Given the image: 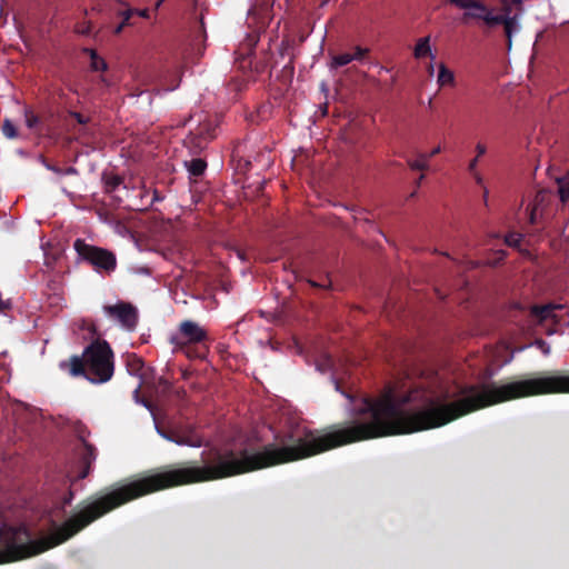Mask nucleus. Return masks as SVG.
I'll return each instance as SVG.
<instances>
[{"mask_svg": "<svg viewBox=\"0 0 569 569\" xmlns=\"http://www.w3.org/2000/svg\"><path fill=\"white\" fill-rule=\"evenodd\" d=\"M555 393H569V373L540 371L503 385L465 386L440 395L423 387L398 395L388 387L372 397V439L439 428L500 402Z\"/></svg>", "mask_w": 569, "mask_h": 569, "instance_id": "f257e3e1", "label": "nucleus"}, {"mask_svg": "<svg viewBox=\"0 0 569 569\" xmlns=\"http://www.w3.org/2000/svg\"><path fill=\"white\" fill-rule=\"evenodd\" d=\"M458 8L465 9L461 22L467 24L470 20L487 29L498 26L503 27L508 49L512 44V36L520 29L519 19L521 14V1L513 0L512 3H503L500 9L489 8L480 0H450Z\"/></svg>", "mask_w": 569, "mask_h": 569, "instance_id": "f03ea898", "label": "nucleus"}, {"mask_svg": "<svg viewBox=\"0 0 569 569\" xmlns=\"http://www.w3.org/2000/svg\"><path fill=\"white\" fill-rule=\"evenodd\" d=\"M113 371V351L110 345L99 337L84 348L82 356L70 358L71 376H83L93 383L109 381Z\"/></svg>", "mask_w": 569, "mask_h": 569, "instance_id": "7ed1b4c3", "label": "nucleus"}, {"mask_svg": "<svg viewBox=\"0 0 569 569\" xmlns=\"http://www.w3.org/2000/svg\"><path fill=\"white\" fill-rule=\"evenodd\" d=\"M73 248L78 256L91 264L97 272L109 274L117 268L116 254L108 249L89 244L83 239H76Z\"/></svg>", "mask_w": 569, "mask_h": 569, "instance_id": "20e7f679", "label": "nucleus"}, {"mask_svg": "<svg viewBox=\"0 0 569 569\" xmlns=\"http://www.w3.org/2000/svg\"><path fill=\"white\" fill-rule=\"evenodd\" d=\"M208 341V332L198 322L183 320L179 325V335L172 339L178 347L187 345H203Z\"/></svg>", "mask_w": 569, "mask_h": 569, "instance_id": "39448f33", "label": "nucleus"}, {"mask_svg": "<svg viewBox=\"0 0 569 569\" xmlns=\"http://www.w3.org/2000/svg\"><path fill=\"white\" fill-rule=\"evenodd\" d=\"M103 311L128 330H133L138 323L137 308L129 302L120 301L113 306L107 305L103 307Z\"/></svg>", "mask_w": 569, "mask_h": 569, "instance_id": "423d86ee", "label": "nucleus"}, {"mask_svg": "<svg viewBox=\"0 0 569 569\" xmlns=\"http://www.w3.org/2000/svg\"><path fill=\"white\" fill-rule=\"evenodd\" d=\"M216 131L217 124L212 120L206 119L189 134L188 139L194 147L203 148L209 141L216 138Z\"/></svg>", "mask_w": 569, "mask_h": 569, "instance_id": "0eeeda50", "label": "nucleus"}, {"mask_svg": "<svg viewBox=\"0 0 569 569\" xmlns=\"http://www.w3.org/2000/svg\"><path fill=\"white\" fill-rule=\"evenodd\" d=\"M81 449H80V471L78 473V479H84L89 476L91 471V466L97 459V449L91 443L87 442L84 439H81Z\"/></svg>", "mask_w": 569, "mask_h": 569, "instance_id": "6e6552de", "label": "nucleus"}, {"mask_svg": "<svg viewBox=\"0 0 569 569\" xmlns=\"http://www.w3.org/2000/svg\"><path fill=\"white\" fill-rule=\"evenodd\" d=\"M82 52L90 57V69L92 71H106L108 69L107 61L94 49L83 48Z\"/></svg>", "mask_w": 569, "mask_h": 569, "instance_id": "1a4fd4ad", "label": "nucleus"}, {"mask_svg": "<svg viewBox=\"0 0 569 569\" xmlns=\"http://www.w3.org/2000/svg\"><path fill=\"white\" fill-rule=\"evenodd\" d=\"M102 183L106 193H112L123 182L122 177L112 172L102 173Z\"/></svg>", "mask_w": 569, "mask_h": 569, "instance_id": "9d476101", "label": "nucleus"}, {"mask_svg": "<svg viewBox=\"0 0 569 569\" xmlns=\"http://www.w3.org/2000/svg\"><path fill=\"white\" fill-rule=\"evenodd\" d=\"M437 82L439 87H453L456 84V77L453 71H451L445 63L439 64Z\"/></svg>", "mask_w": 569, "mask_h": 569, "instance_id": "9b49d317", "label": "nucleus"}, {"mask_svg": "<svg viewBox=\"0 0 569 569\" xmlns=\"http://www.w3.org/2000/svg\"><path fill=\"white\" fill-rule=\"evenodd\" d=\"M180 348L184 350V353L187 355V357L196 358V359H203V358H206V356H207V353L209 351V347L207 346V343H203V345H187V346H182Z\"/></svg>", "mask_w": 569, "mask_h": 569, "instance_id": "f8f14e48", "label": "nucleus"}, {"mask_svg": "<svg viewBox=\"0 0 569 569\" xmlns=\"http://www.w3.org/2000/svg\"><path fill=\"white\" fill-rule=\"evenodd\" d=\"M556 308L557 307L551 303L545 305V306H532L530 312L536 319H538L540 322H542L551 317L552 311Z\"/></svg>", "mask_w": 569, "mask_h": 569, "instance_id": "ddd939ff", "label": "nucleus"}, {"mask_svg": "<svg viewBox=\"0 0 569 569\" xmlns=\"http://www.w3.org/2000/svg\"><path fill=\"white\" fill-rule=\"evenodd\" d=\"M188 172L193 177H200L207 169V162L201 158H194L186 162Z\"/></svg>", "mask_w": 569, "mask_h": 569, "instance_id": "4468645a", "label": "nucleus"}, {"mask_svg": "<svg viewBox=\"0 0 569 569\" xmlns=\"http://www.w3.org/2000/svg\"><path fill=\"white\" fill-rule=\"evenodd\" d=\"M415 57L417 59H421L426 56H431L432 57V53H431V48H430V38L429 37H423V38H420L415 47Z\"/></svg>", "mask_w": 569, "mask_h": 569, "instance_id": "2eb2a0df", "label": "nucleus"}, {"mask_svg": "<svg viewBox=\"0 0 569 569\" xmlns=\"http://www.w3.org/2000/svg\"><path fill=\"white\" fill-rule=\"evenodd\" d=\"M559 187V197L562 202L569 200V171L561 178L557 179Z\"/></svg>", "mask_w": 569, "mask_h": 569, "instance_id": "dca6fc26", "label": "nucleus"}, {"mask_svg": "<svg viewBox=\"0 0 569 569\" xmlns=\"http://www.w3.org/2000/svg\"><path fill=\"white\" fill-rule=\"evenodd\" d=\"M352 62L351 53L345 52L331 57L330 68L338 69Z\"/></svg>", "mask_w": 569, "mask_h": 569, "instance_id": "f3484780", "label": "nucleus"}, {"mask_svg": "<svg viewBox=\"0 0 569 569\" xmlns=\"http://www.w3.org/2000/svg\"><path fill=\"white\" fill-rule=\"evenodd\" d=\"M127 367L131 375H140L143 368V361L134 355H131L127 358Z\"/></svg>", "mask_w": 569, "mask_h": 569, "instance_id": "a211bd4d", "label": "nucleus"}, {"mask_svg": "<svg viewBox=\"0 0 569 569\" xmlns=\"http://www.w3.org/2000/svg\"><path fill=\"white\" fill-rule=\"evenodd\" d=\"M26 124L31 130H38L41 119L30 108L24 109Z\"/></svg>", "mask_w": 569, "mask_h": 569, "instance_id": "6ab92c4d", "label": "nucleus"}, {"mask_svg": "<svg viewBox=\"0 0 569 569\" xmlns=\"http://www.w3.org/2000/svg\"><path fill=\"white\" fill-rule=\"evenodd\" d=\"M172 442H174L178 446H188L193 448H199L203 445V440L183 439L182 432L178 431H176Z\"/></svg>", "mask_w": 569, "mask_h": 569, "instance_id": "aec40b11", "label": "nucleus"}, {"mask_svg": "<svg viewBox=\"0 0 569 569\" xmlns=\"http://www.w3.org/2000/svg\"><path fill=\"white\" fill-rule=\"evenodd\" d=\"M428 161V156L426 153H421L419 154V159L408 160L407 162L412 170H427L429 167Z\"/></svg>", "mask_w": 569, "mask_h": 569, "instance_id": "412c9836", "label": "nucleus"}, {"mask_svg": "<svg viewBox=\"0 0 569 569\" xmlns=\"http://www.w3.org/2000/svg\"><path fill=\"white\" fill-rule=\"evenodd\" d=\"M2 133L9 139H14L18 137V130L11 120L6 119L3 121Z\"/></svg>", "mask_w": 569, "mask_h": 569, "instance_id": "4be33fe9", "label": "nucleus"}, {"mask_svg": "<svg viewBox=\"0 0 569 569\" xmlns=\"http://www.w3.org/2000/svg\"><path fill=\"white\" fill-rule=\"evenodd\" d=\"M505 242L509 247L518 248L522 242V234L519 232H510L506 236Z\"/></svg>", "mask_w": 569, "mask_h": 569, "instance_id": "5701e85b", "label": "nucleus"}, {"mask_svg": "<svg viewBox=\"0 0 569 569\" xmlns=\"http://www.w3.org/2000/svg\"><path fill=\"white\" fill-rule=\"evenodd\" d=\"M370 49L360 46L355 47V53H351L352 61H362L369 54Z\"/></svg>", "mask_w": 569, "mask_h": 569, "instance_id": "b1692460", "label": "nucleus"}, {"mask_svg": "<svg viewBox=\"0 0 569 569\" xmlns=\"http://www.w3.org/2000/svg\"><path fill=\"white\" fill-rule=\"evenodd\" d=\"M74 29L77 33L87 36L91 32V23L89 21L78 22Z\"/></svg>", "mask_w": 569, "mask_h": 569, "instance_id": "393cba45", "label": "nucleus"}, {"mask_svg": "<svg viewBox=\"0 0 569 569\" xmlns=\"http://www.w3.org/2000/svg\"><path fill=\"white\" fill-rule=\"evenodd\" d=\"M80 328L82 330H87L91 337H94L98 335V331H97V326L94 325V322L92 321H89V320H82L81 325H80Z\"/></svg>", "mask_w": 569, "mask_h": 569, "instance_id": "a878e982", "label": "nucleus"}, {"mask_svg": "<svg viewBox=\"0 0 569 569\" xmlns=\"http://www.w3.org/2000/svg\"><path fill=\"white\" fill-rule=\"evenodd\" d=\"M136 11L132 10V9H128L127 11L123 12V20L122 22L116 28L114 32L118 34L122 31L123 27L126 24L129 23V20L131 18V16Z\"/></svg>", "mask_w": 569, "mask_h": 569, "instance_id": "bb28decb", "label": "nucleus"}, {"mask_svg": "<svg viewBox=\"0 0 569 569\" xmlns=\"http://www.w3.org/2000/svg\"><path fill=\"white\" fill-rule=\"evenodd\" d=\"M157 431L158 433L166 440L168 441H171L173 440L174 438V433H176V430H167V429H163V428H159L157 427Z\"/></svg>", "mask_w": 569, "mask_h": 569, "instance_id": "cd10ccee", "label": "nucleus"}, {"mask_svg": "<svg viewBox=\"0 0 569 569\" xmlns=\"http://www.w3.org/2000/svg\"><path fill=\"white\" fill-rule=\"evenodd\" d=\"M70 117L73 118L79 124H86L89 120L87 117L76 111L70 112Z\"/></svg>", "mask_w": 569, "mask_h": 569, "instance_id": "c85d7f7f", "label": "nucleus"}, {"mask_svg": "<svg viewBox=\"0 0 569 569\" xmlns=\"http://www.w3.org/2000/svg\"><path fill=\"white\" fill-rule=\"evenodd\" d=\"M183 439H192V440H202V438L196 433L192 429H188L187 431L182 432Z\"/></svg>", "mask_w": 569, "mask_h": 569, "instance_id": "c756f323", "label": "nucleus"}, {"mask_svg": "<svg viewBox=\"0 0 569 569\" xmlns=\"http://www.w3.org/2000/svg\"><path fill=\"white\" fill-rule=\"evenodd\" d=\"M309 282L312 287H317V288H328L331 284V281L328 278H326L325 281H322V282H316L312 280H310Z\"/></svg>", "mask_w": 569, "mask_h": 569, "instance_id": "7c9ffc66", "label": "nucleus"}, {"mask_svg": "<svg viewBox=\"0 0 569 569\" xmlns=\"http://www.w3.org/2000/svg\"><path fill=\"white\" fill-rule=\"evenodd\" d=\"M529 223L535 224L537 221V214H536V207H532L529 209V217H528Z\"/></svg>", "mask_w": 569, "mask_h": 569, "instance_id": "2f4dec72", "label": "nucleus"}, {"mask_svg": "<svg viewBox=\"0 0 569 569\" xmlns=\"http://www.w3.org/2000/svg\"><path fill=\"white\" fill-rule=\"evenodd\" d=\"M476 151H477V157L480 158L481 156H483L486 153L487 148L482 143H477Z\"/></svg>", "mask_w": 569, "mask_h": 569, "instance_id": "473e14b6", "label": "nucleus"}, {"mask_svg": "<svg viewBox=\"0 0 569 569\" xmlns=\"http://www.w3.org/2000/svg\"><path fill=\"white\" fill-rule=\"evenodd\" d=\"M478 160L479 158L476 157L475 159H472L470 162H469V166H468V170L469 172L473 173L476 172V168H477V164H478Z\"/></svg>", "mask_w": 569, "mask_h": 569, "instance_id": "72a5a7b5", "label": "nucleus"}, {"mask_svg": "<svg viewBox=\"0 0 569 569\" xmlns=\"http://www.w3.org/2000/svg\"><path fill=\"white\" fill-rule=\"evenodd\" d=\"M440 152H441V148H440V146H438V147L433 148V149L431 150V152H430L429 154H427V156H428V160H429L431 157H435V156H437V154H438V153H440Z\"/></svg>", "mask_w": 569, "mask_h": 569, "instance_id": "f704fd0d", "label": "nucleus"}, {"mask_svg": "<svg viewBox=\"0 0 569 569\" xmlns=\"http://www.w3.org/2000/svg\"><path fill=\"white\" fill-rule=\"evenodd\" d=\"M46 167H47L49 170H51V171H53V172H56V173H58V174H61V173H62V170H61L60 168L56 167V166H51V164H49V163H46Z\"/></svg>", "mask_w": 569, "mask_h": 569, "instance_id": "c9c22d12", "label": "nucleus"}, {"mask_svg": "<svg viewBox=\"0 0 569 569\" xmlns=\"http://www.w3.org/2000/svg\"><path fill=\"white\" fill-rule=\"evenodd\" d=\"M64 174H76L77 169L74 167H68L64 171H62Z\"/></svg>", "mask_w": 569, "mask_h": 569, "instance_id": "e433bc0d", "label": "nucleus"}, {"mask_svg": "<svg viewBox=\"0 0 569 569\" xmlns=\"http://www.w3.org/2000/svg\"><path fill=\"white\" fill-rule=\"evenodd\" d=\"M472 174H473V177H475V179H476L477 183H478V184H480V186H482V183H483V179H482V177H481L478 172H473Z\"/></svg>", "mask_w": 569, "mask_h": 569, "instance_id": "4c0bfd02", "label": "nucleus"}, {"mask_svg": "<svg viewBox=\"0 0 569 569\" xmlns=\"http://www.w3.org/2000/svg\"><path fill=\"white\" fill-rule=\"evenodd\" d=\"M423 178H425V174H420V176H419V178H418V179H417V181H416V186H417V188L420 186V183H421V181H422V179H423Z\"/></svg>", "mask_w": 569, "mask_h": 569, "instance_id": "58836bf2", "label": "nucleus"}, {"mask_svg": "<svg viewBox=\"0 0 569 569\" xmlns=\"http://www.w3.org/2000/svg\"><path fill=\"white\" fill-rule=\"evenodd\" d=\"M483 201H485V204L487 206L488 204V190L485 189V192H483Z\"/></svg>", "mask_w": 569, "mask_h": 569, "instance_id": "ea45409f", "label": "nucleus"}, {"mask_svg": "<svg viewBox=\"0 0 569 569\" xmlns=\"http://www.w3.org/2000/svg\"><path fill=\"white\" fill-rule=\"evenodd\" d=\"M72 498H73V493L70 491V493L68 495L67 499L64 500V503H70Z\"/></svg>", "mask_w": 569, "mask_h": 569, "instance_id": "a19ab883", "label": "nucleus"}, {"mask_svg": "<svg viewBox=\"0 0 569 569\" xmlns=\"http://www.w3.org/2000/svg\"><path fill=\"white\" fill-rule=\"evenodd\" d=\"M72 498H73V493L70 491V493L68 495L67 499L64 500V503H70Z\"/></svg>", "mask_w": 569, "mask_h": 569, "instance_id": "79ce46f5", "label": "nucleus"}, {"mask_svg": "<svg viewBox=\"0 0 569 569\" xmlns=\"http://www.w3.org/2000/svg\"><path fill=\"white\" fill-rule=\"evenodd\" d=\"M159 200H161V198L159 197L158 191L156 190L153 193V201H159Z\"/></svg>", "mask_w": 569, "mask_h": 569, "instance_id": "37998d69", "label": "nucleus"}, {"mask_svg": "<svg viewBox=\"0 0 569 569\" xmlns=\"http://www.w3.org/2000/svg\"><path fill=\"white\" fill-rule=\"evenodd\" d=\"M139 14H140L141 17L147 18V17H148V10L139 11Z\"/></svg>", "mask_w": 569, "mask_h": 569, "instance_id": "c03bdc74", "label": "nucleus"}, {"mask_svg": "<svg viewBox=\"0 0 569 569\" xmlns=\"http://www.w3.org/2000/svg\"><path fill=\"white\" fill-rule=\"evenodd\" d=\"M428 72H429V74H432V73H433V66H432V64H430V66L428 67Z\"/></svg>", "mask_w": 569, "mask_h": 569, "instance_id": "a18cd8bd", "label": "nucleus"}, {"mask_svg": "<svg viewBox=\"0 0 569 569\" xmlns=\"http://www.w3.org/2000/svg\"><path fill=\"white\" fill-rule=\"evenodd\" d=\"M118 3L122 4V6H127V2H124V0H116Z\"/></svg>", "mask_w": 569, "mask_h": 569, "instance_id": "49530a36", "label": "nucleus"}, {"mask_svg": "<svg viewBox=\"0 0 569 569\" xmlns=\"http://www.w3.org/2000/svg\"><path fill=\"white\" fill-rule=\"evenodd\" d=\"M238 257L242 260L244 259L243 254L240 251L238 252Z\"/></svg>", "mask_w": 569, "mask_h": 569, "instance_id": "de8ad7c7", "label": "nucleus"}, {"mask_svg": "<svg viewBox=\"0 0 569 569\" xmlns=\"http://www.w3.org/2000/svg\"><path fill=\"white\" fill-rule=\"evenodd\" d=\"M139 389H140V386H138L134 390V395H138L139 393Z\"/></svg>", "mask_w": 569, "mask_h": 569, "instance_id": "09e8293b", "label": "nucleus"}, {"mask_svg": "<svg viewBox=\"0 0 569 569\" xmlns=\"http://www.w3.org/2000/svg\"><path fill=\"white\" fill-rule=\"evenodd\" d=\"M164 0H158L157 7H159Z\"/></svg>", "mask_w": 569, "mask_h": 569, "instance_id": "8fccbe9b", "label": "nucleus"}]
</instances>
